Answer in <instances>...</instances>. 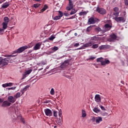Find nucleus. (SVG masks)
<instances>
[{
    "mask_svg": "<svg viewBox=\"0 0 128 128\" xmlns=\"http://www.w3.org/2000/svg\"><path fill=\"white\" fill-rule=\"evenodd\" d=\"M94 100L96 102H100V94H96L94 97Z\"/></svg>",
    "mask_w": 128,
    "mask_h": 128,
    "instance_id": "f3484780",
    "label": "nucleus"
},
{
    "mask_svg": "<svg viewBox=\"0 0 128 128\" xmlns=\"http://www.w3.org/2000/svg\"><path fill=\"white\" fill-rule=\"evenodd\" d=\"M59 16L60 18H62L63 16L62 12L61 11H58Z\"/></svg>",
    "mask_w": 128,
    "mask_h": 128,
    "instance_id": "09e8293b",
    "label": "nucleus"
},
{
    "mask_svg": "<svg viewBox=\"0 0 128 128\" xmlns=\"http://www.w3.org/2000/svg\"><path fill=\"white\" fill-rule=\"evenodd\" d=\"M54 128H56V126H54Z\"/></svg>",
    "mask_w": 128,
    "mask_h": 128,
    "instance_id": "69168bd1",
    "label": "nucleus"
},
{
    "mask_svg": "<svg viewBox=\"0 0 128 128\" xmlns=\"http://www.w3.org/2000/svg\"><path fill=\"white\" fill-rule=\"evenodd\" d=\"M50 92V94H52V96H54V88L51 89Z\"/></svg>",
    "mask_w": 128,
    "mask_h": 128,
    "instance_id": "49530a36",
    "label": "nucleus"
},
{
    "mask_svg": "<svg viewBox=\"0 0 128 128\" xmlns=\"http://www.w3.org/2000/svg\"><path fill=\"white\" fill-rule=\"evenodd\" d=\"M28 46H23L22 47H20V48H18L17 50H16L14 52L16 54H20L22 52H24V50H28Z\"/></svg>",
    "mask_w": 128,
    "mask_h": 128,
    "instance_id": "20e7f679",
    "label": "nucleus"
},
{
    "mask_svg": "<svg viewBox=\"0 0 128 128\" xmlns=\"http://www.w3.org/2000/svg\"><path fill=\"white\" fill-rule=\"evenodd\" d=\"M127 62H128V61H127Z\"/></svg>",
    "mask_w": 128,
    "mask_h": 128,
    "instance_id": "774afa93",
    "label": "nucleus"
},
{
    "mask_svg": "<svg viewBox=\"0 0 128 128\" xmlns=\"http://www.w3.org/2000/svg\"><path fill=\"white\" fill-rule=\"evenodd\" d=\"M113 14H114V16H115L116 18H118V16L120 14V12H114Z\"/></svg>",
    "mask_w": 128,
    "mask_h": 128,
    "instance_id": "a19ab883",
    "label": "nucleus"
},
{
    "mask_svg": "<svg viewBox=\"0 0 128 128\" xmlns=\"http://www.w3.org/2000/svg\"><path fill=\"white\" fill-rule=\"evenodd\" d=\"M18 120H20L22 124H26V120H24V118H22V115H19L17 116Z\"/></svg>",
    "mask_w": 128,
    "mask_h": 128,
    "instance_id": "5701e85b",
    "label": "nucleus"
},
{
    "mask_svg": "<svg viewBox=\"0 0 128 128\" xmlns=\"http://www.w3.org/2000/svg\"><path fill=\"white\" fill-rule=\"evenodd\" d=\"M118 36L115 34H112L110 36V38L108 40L109 42H114L116 40V38Z\"/></svg>",
    "mask_w": 128,
    "mask_h": 128,
    "instance_id": "f8f14e48",
    "label": "nucleus"
},
{
    "mask_svg": "<svg viewBox=\"0 0 128 128\" xmlns=\"http://www.w3.org/2000/svg\"><path fill=\"white\" fill-rule=\"evenodd\" d=\"M48 8V5H44L43 8L40 10V12H44Z\"/></svg>",
    "mask_w": 128,
    "mask_h": 128,
    "instance_id": "bb28decb",
    "label": "nucleus"
},
{
    "mask_svg": "<svg viewBox=\"0 0 128 128\" xmlns=\"http://www.w3.org/2000/svg\"><path fill=\"white\" fill-rule=\"evenodd\" d=\"M72 18H74V16H72V17L69 18L70 20H72Z\"/></svg>",
    "mask_w": 128,
    "mask_h": 128,
    "instance_id": "bf43d9fd",
    "label": "nucleus"
},
{
    "mask_svg": "<svg viewBox=\"0 0 128 128\" xmlns=\"http://www.w3.org/2000/svg\"><path fill=\"white\" fill-rule=\"evenodd\" d=\"M72 8H74V4H72V0H70L68 6L66 7V10H71Z\"/></svg>",
    "mask_w": 128,
    "mask_h": 128,
    "instance_id": "4468645a",
    "label": "nucleus"
},
{
    "mask_svg": "<svg viewBox=\"0 0 128 128\" xmlns=\"http://www.w3.org/2000/svg\"><path fill=\"white\" fill-rule=\"evenodd\" d=\"M76 10L74 9H72V11L70 12V14L72 16V14H76Z\"/></svg>",
    "mask_w": 128,
    "mask_h": 128,
    "instance_id": "c756f323",
    "label": "nucleus"
},
{
    "mask_svg": "<svg viewBox=\"0 0 128 128\" xmlns=\"http://www.w3.org/2000/svg\"><path fill=\"white\" fill-rule=\"evenodd\" d=\"M10 104H12V103H10L8 100H6L3 102L2 106V108H8V106H10Z\"/></svg>",
    "mask_w": 128,
    "mask_h": 128,
    "instance_id": "1a4fd4ad",
    "label": "nucleus"
},
{
    "mask_svg": "<svg viewBox=\"0 0 128 128\" xmlns=\"http://www.w3.org/2000/svg\"><path fill=\"white\" fill-rule=\"evenodd\" d=\"M96 12H98L100 14H106V10L104 8L99 7L96 8Z\"/></svg>",
    "mask_w": 128,
    "mask_h": 128,
    "instance_id": "0eeeda50",
    "label": "nucleus"
},
{
    "mask_svg": "<svg viewBox=\"0 0 128 128\" xmlns=\"http://www.w3.org/2000/svg\"><path fill=\"white\" fill-rule=\"evenodd\" d=\"M80 46V43H76L74 45V48H78Z\"/></svg>",
    "mask_w": 128,
    "mask_h": 128,
    "instance_id": "3c124183",
    "label": "nucleus"
},
{
    "mask_svg": "<svg viewBox=\"0 0 128 128\" xmlns=\"http://www.w3.org/2000/svg\"><path fill=\"white\" fill-rule=\"evenodd\" d=\"M104 28H105L104 32L110 30V28H112V24L111 23H110L109 24H106L104 25Z\"/></svg>",
    "mask_w": 128,
    "mask_h": 128,
    "instance_id": "2eb2a0df",
    "label": "nucleus"
},
{
    "mask_svg": "<svg viewBox=\"0 0 128 128\" xmlns=\"http://www.w3.org/2000/svg\"><path fill=\"white\" fill-rule=\"evenodd\" d=\"M61 17H60V16H56L54 18L53 20H60Z\"/></svg>",
    "mask_w": 128,
    "mask_h": 128,
    "instance_id": "7c9ffc66",
    "label": "nucleus"
},
{
    "mask_svg": "<svg viewBox=\"0 0 128 128\" xmlns=\"http://www.w3.org/2000/svg\"><path fill=\"white\" fill-rule=\"evenodd\" d=\"M52 50H53V52H56V50H58V47L55 46L53 48H52Z\"/></svg>",
    "mask_w": 128,
    "mask_h": 128,
    "instance_id": "72a5a7b5",
    "label": "nucleus"
},
{
    "mask_svg": "<svg viewBox=\"0 0 128 128\" xmlns=\"http://www.w3.org/2000/svg\"><path fill=\"white\" fill-rule=\"evenodd\" d=\"M42 42L37 43L33 48V50H40V46H42Z\"/></svg>",
    "mask_w": 128,
    "mask_h": 128,
    "instance_id": "ddd939ff",
    "label": "nucleus"
},
{
    "mask_svg": "<svg viewBox=\"0 0 128 128\" xmlns=\"http://www.w3.org/2000/svg\"><path fill=\"white\" fill-rule=\"evenodd\" d=\"M54 116L55 118H58V112L56 110L54 111Z\"/></svg>",
    "mask_w": 128,
    "mask_h": 128,
    "instance_id": "79ce46f5",
    "label": "nucleus"
},
{
    "mask_svg": "<svg viewBox=\"0 0 128 128\" xmlns=\"http://www.w3.org/2000/svg\"><path fill=\"white\" fill-rule=\"evenodd\" d=\"M124 2H125L126 6H128V0H124Z\"/></svg>",
    "mask_w": 128,
    "mask_h": 128,
    "instance_id": "6e6d98bb",
    "label": "nucleus"
},
{
    "mask_svg": "<svg viewBox=\"0 0 128 128\" xmlns=\"http://www.w3.org/2000/svg\"><path fill=\"white\" fill-rule=\"evenodd\" d=\"M16 86L8 88L7 90H16Z\"/></svg>",
    "mask_w": 128,
    "mask_h": 128,
    "instance_id": "ea45409f",
    "label": "nucleus"
},
{
    "mask_svg": "<svg viewBox=\"0 0 128 128\" xmlns=\"http://www.w3.org/2000/svg\"><path fill=\"white\" fill-rule=\"evenodd\" d=\"M14 56H10L9 58H2V57H0V66H4L8 64L10 60H12V58H14Z\"/></svg>",
    "mask_w": 128,
    "mask_h": 128,
    "instance_id": "f257e3e1",
    "label": "nucleus"
},
{
    "mask_svg": "<svg viewBox=\"0 0 128 128\" xmlns=\"http://www.w3.org/2000/svg\"><path fill=\"white\" fill-rule=\"evenodd\" d=\"M110 63V60L107 58H105L104 60H102L101 64L102 66H106V64H109Z\"/></svg>",
    "mask_w": 128,
    "mask_h": 128,
    "instance_id": "dca6fc26",
    "label": "nucleus"
},
{
    "mask_svg": "<svg viewBox=\"0 0 128 128\" xmlns=\"http://www.w3.org/2000/svg\"><path fill=\"white\" fill-rule=\"evenodd\" d=\"M32 72V68L28 69V70L26 71L23 74H22V80H24L28 76V75L30 74V72Z\"/></svg>",
    "mask_w": 128,
    "mask_h": 128,
    "instance_id": "6e6552de",
    "label": "nucleus"
},
{
    "mask_svg": "<svg viewBox=\"0 0 128 128\" xmlns=\"http://www.w3.org/2000/svg\"><path fill=\"white\" fill-rule=\"evenodd\" d=\"M44 112L47 116H52V110L48 108L44 109Z\"/></svg>",
    "mask_w": 128,
    "mask_h": 128,
    "instance_id": "9b49d317",
    "label": "nucleus"
},
{
    "mask_svg": "<svg viewBox=\"0 0 128 128\" xmlns=\"http://www.w3.org/2000/svg\"><path fill=\"white\" fill-rule=\"evenodd\" d=\"M92 40H98V38L96 36H94L92 38Z\"/></svg>",
    "mask_w": 128,
    "mask_h": 128,
    "instance_id": "603ef678",
    "label": "nucleus"
},
{
    "mask_svg": "<svg viewBox=\"0 0 128 128\" xmlns=\"http://www.w3.org/2000/svg\"><path fill=\"white\" fill-rule=\"evenodd\" d=\"M36 2H40L42 0H35Z\"/></svg>",
    "mask_w": 128,
    "mask_h": 128,
    "instance_id": "e2e57ef3",
    "label": "nucleus"
},
{
    "mask_svg": "<svg viewBox=\"0 0 128 128\" xmlns=\"http://www.w3.org/2000/svg\"><path fill=\"white\" fill-rule=\"evenodd\" d=\"M6 0H2V1L0 2V4H2L4 2H5Z\"/></svg>",
    "mask_w": 128,
    "mask_h": 128,
    "instance_id": "052dcab7",
    "label": "nucleus"
},
{
    "mask_svg": "<svg viewBox=\"0 0 128 128\" xmlns=\"http://www.w3.org/2000/svg\"><path fill=\"white\" fill-rule=\"evenodd\" d=\"M22 94H23L22 93L18 92L14 95V98H15V99L16 100V98H20V96H22Z\"/></svg>",
    "mask_w": 128,
    "mask_h": 128,
    "instance_id": "4be33fe9",
    "label": "nucleus"
},
{
    "mask_svg": "<svg viewBox=\"0 0 128 128\" xmlns=\"http://www.w3.org/2000/svg\"><path fill=\"white\" fill-rule=\"evenodd\" d=\"M40 6V4H34L32 6V8H38V6Z\"/></svg>",
    "mask_w": 128,
    "mask_h": 128,
    "instance_id": "58836bf2",
    "label": "nucleus"
},
{
    "mask_svg": "<svg viewBox=\"0 0 128 128\" xmlns=\"http://www.w3.org/2000/svg\"><path fill=\"white\" fill-rule=\"evenodd\" d=\"M96 32H102V28L100 27H97L95 28Z\"/></svg>",
    "mask_w": 128,
    "mask_h": 128,
    "instance_id": "37998d69",
    "label": "nucleus"
},
{
    "mask_svg": "<svg viewBox=\"0 0 128 128\" xmlns=\"http://www.w3.org/2000/svg\"><path fill=\"white\" fill-rule=\"evenodd\" d=\"M28 88H30V86H28V85L26 86L24 88H23L20 90L21 94H24V92H26V90H28Z\"/></svg>",
    "mask_w": 128,
    "mask_h": 128,
    "instance_id": "aec40b11",
    "label": "nucleus"
},
{
    "mask_svg": "<svg viewBox=\"0 0 128 128\" xmlns=\"http://www.w3.org/2000/svg\"><path fill=\"white\" fill-rule=\"evenodd\" d=\"M108 48V45H102L99 47V50H106Z\"/></svg>",
    "mask_w": 128,
    "mask_h": 128,
    "instance_id": "b1692460",
    "label": "nucleus"
},
{
    "mask_svg": "<svg viewBox=\"0 0 128 128\" xmlns=\"http://www.w3.org/2000/svg\"><path fill=\"white\" fill-rule=\"evenodd\" d=\"M94 112H96V114L100 112V110L96 108H95L93 109Z\"/></svg>",
    "mask_w": 128,
    "mask_h": 128,
    "instance_id": "2f4dec72",
    "label": "nucleus"
},
{
    "mask_svg": "<svg viewBox=\"0 0 128 128\" xmlns=\"http://www.w3.org/2000/svg\"><path fill=\"white\" fill-rule=\"evenodd\" d=\"M56 38V36H51L50 37L48 38V40H54Z\"/></svg>",
    "mask_w": 128,
    "mask_h": 128,
    "instance_id": "473e14b6",
    "label": "nucleus"
},
{
    "mask_svg": "<svg viewBox=\"0 0 128 128\" xmlns=\"http://www.w3.org/2000/svg\"><path fill=\"white\" fill-rule=\"evenodd\" d=\"M13 84L12 82L6 83L2 84L3 88H8V86H12Z\"/></svg>",
    "mask_w": 128,
    "mask_h": 128,
    "instance_id": "412c9836",
    "label": "nucleus"
},
{
    "mask_svg": "<svg viewBox=\"0 0 128 128\" xmlns=\"http://www.w3.org/2000/svg\"><path fill=\"white\" fill-rule=\"evenodd\" d=\"M4 98H0V102H4Z\"/></svg>",
    "mask_w": 128,
    "mask_h": 128,
    "instance_id": "13d9d810",
    "label": "nucleus"
},
{
    "mask_svg": "<svg viewBox=\"0 0 128 128\" xmlns=\"http://www.w3.org/2000/svg\"><path fill=\"white\" fill-rule=\"evenodd\" d=\"M98 48V44H94L92 46V48Z\"/></svg>",
    "mask_w": 128,
    "mask_h": 128,
    "instance_id": "4c0bfd02",
    "label": "nucleus"
},
{
    "mask_svg": "<svg viewBox=\"0 0 128 128\" xmlns=\"http://www.w3.org/2000/svg\"><path fill=\"white\" fill-rule=\"evenodd\" d=\"M4 22H2V26L4 28H8V24L10 19L8 18V16H6L4 18Z\"/></svg>",
    "mask_w": 128,
    "mask_h": 128,
    "instance_id": "39448f33",
    "label": "nucleus"
},
{
    "mask_svg": "<svg viewBox=\"0 0 128 128\" xmlns=\"http://www.w3.org/2000/svg\"><path fill=\"white\" fill-rule=\"evenodd\" d=\"M100 108L101 110H106V108H104V106L100 105Z\"/></svg>",
    "mask_w": 128,
    "mask_h": 128,
    "instance_id": "864d4df0",
    "label": "nucleus"
},
{
    "mask_svg": "<svg viewBox=\"0 0 128 128\" xmlns=\"http://www.w3.org/2000/svg\"><path fill=\"white\" fill-rule=\"evenodd\" d=\"M74 36H78V34L77 33H74Z\"/></svg>",
    "mask_w": 128,
    "mask_h": 128,
    "instance_id": "0e129e2a",
    "label": "nucleus"
},
{
    "mask_svg": "<svg viewBox=\"0 0 128 128\" xmlns=\"http://www.w3.org/2000/svg\"><path fill=\"white\" fill-rule=\"evenodd\" d=\"M69 63H68V60H66L62 64V66H68Z\"/></svg>",
    "mask_w": 128,
    "mask_h": 128,
    "instance_id": "cd10ccee",
    "label": "nucleus"
},
{
    "mask_svg": "<svg viewBox=\"0 0 128 128\" xmlns=\"http://www.w3.org/2000/svg\"><path fill=\"white\" fill-rule=\"evenodd\" d=\"M114 12H118V8L116 7V8H114Z\"/></svg>",
    "mask_w": 128,
    "mask_h": 128,
    "instance_id": "de8ad7c7",
    "label": "nucleus"
},
{
    "mask_svg": "<svg viewBox=\"0 0 128 128\" xmlns=\"http://www.w3.org/2000/svg\"><path fill=\"white\" fill-rule=\"evenodd\" d=\"M8 100L9 102H10V104H14L16 102V99L14 96H8Z\"/></svg>",
    "mask_w": 128,
    "mask_h": 128,
    "instance_id": "9d476101",
    "label": "nucleus"
},
{
    "mask_svg": "<svg viewBox=\"0 0 128 128\" xmlns=\"http://www.w3.org/2000/svg\"><path fill=\"white\" fill-rule=\"evenodd\" d=\"M44 54H52V51L48 50L47 52H44Z\"/></svg>",
    "mask_w": 128,
    "mask_h": 128,
    "instance_id": "a18cd8bd",
    "label": "nucleus"
},
{
    "mask_svg": "<svg viewBox=\"0 0 128 128\" xmlns=\"http://www.w3.org/2000/svg\"><path fill=\"white\" fill-rule=\"evenodd\" d=\"M58 116L60 118L58 119H57V124L59 126H62V110H59Z\"/></svg>",
    "mask_w": 128,
    "mask_h": 128,
    "instance_id": "423d86ee",
    "label": "nucleus"
},
{
    "mask_svg": "<svg viewBox=\"0 0 128 128\" xmlns=\"http://www.w3.org/2000/svg\"><path fill=\"white\" fill-rule=\"evenodd\" d=\"M91 120L92 122H96L97 124H98L102 122V118L100 116L92 117L91 118Z\"/></svg>",
    "mask_w": 128,
    "mask_h": 128,
    "instance_id": "7ed1b4c3",
    "label": "nucleus"
},
{
    "mask_svg": "<svg viewBox=\"0 0 128 128\" xmlns=\"http://www.w3.org/2000/svg\"><path fill=\"white\" fill-rule=\"evenodd\" d=\"M92 26H90L88 28H87L86 32H90V30H92Z\"/></svg>",
    "mask_w": 128,
    "mask_h": 128,
    "instance_id": "e433bc0d",
    "label": "nucleus"
},
{
    "mask_svg": "<svg viewBox=\"0 0 128 128\" xmlns=\"http://www.w3.org/2000/svg\"><path fill=\"white\" fill-rule=\"evenodd\" d=\"M44 104H48V102H50V100H46L44 101Z\"/></svg>",
    "mask_w": 128,
    "mask_h": 128,
    "instance_id": "5fc2aeb1",
    "label": "nucleus"
},
{
    "mask_svg": "<svg viewBox=\"0 0 128 128\" xmlns=\"http://www.w3.org/2000/svg\"><path fill=\"white\" fill-rule=\"evenodd\" d=\"M46 62H44V61L41 62L38 64V66H44L46 64Z\"/></svg>",
    "mask_w": 128,
    "mask_h": 128,
    "instance_id": "c03bdc74",
    "label": "nucleus"
},
{
    "mask_svg": "<svg viewBox=\"0 0 128 128\" xmlns=\"http://www.w3.org/2000/svg\"><path fill=\"white\" fill-rule=\"evenodd\" d=\"M82 118H86V112L84 110H82Z\"/></svg>",
    "mask_w": 128,
    "mask_h": 128,
    "instance_id": "a878e982",
    "label": "nucleus"
},
{
    "mask_svg": "<svg viewBox=\"0 0 128 128\" xmlns=\"http://www.w3.org/2000/svg\"><path fill=\"white\" fill-rule=\"evenodd\" d=\"M86 14V12H81L79 13L80 16H84Z\"/></svg>",
    "mask_w": 128,
    "mask_h": 128,
    "instance_id": "c9c22d12",
    "label": "nucleus"
},
{
    "mask_svg": "<svg viewBox=\"0 0 128 128\" xmlns=\"http://www.w3.org/2000/svg\"><path fill=\"white\" fill-rule=\"evenodd\" d=\"M82 48H78L77 50H82Z\"/></svg>",
    "mask_w": 128,
    "mask_h": 128,
    "instance_id": "680f3d73",
    "label": "nucleus"
},
{
    "mask_svg": "<svg viewBox=\"0 0 128 128\" xmlns=\"http://www.w3.org/2000/svg\"><path fill=\"white\" fill-rule=\"evenodd\" d=\"M114 20H115L116 22L124 23L126 22V18L124 16L115 17L114 18Z\"/></svg>",
    "mask_w": 128,
    "mask_h": 128,
    "instance_id": "f03ea898",
    "label": "nucleus"
},
{
    "mask_svg": "<svg viewBox=\"0 0 128 128\" xmlns=\"http://www.w3.org/2000/svg\"><path fill=\"white\" fill-rule=\"evenodd\" d=\"M103 59L104 58H97V60H96L97 62H101V64H102V62Z\"/></svg>",
    "mask_w": 128,
    "mask_h": 128,
    "instance_id": "f704fd0d",
    "label": "nucleus"
},
{
    "mask_svg": "<svg viewBox=\"0 0 128 128\" xmlns=\"http://www.w3.org/2000/svg\"><path fill=\"white\" fill-rule=\"evenodd\" d=\"M96 24V20H94V18H89L88 20V24Z\"/></svg>",
    "mask_w": 128,
    "mask_h": 128,
    "instance_id": "6ab92c4d",
    "label": "nucleus"
},
{
    "mask_svg": "<svg viewBox=\"0 0 128 128\" xmlns=\"http://www.w3.org/2000/svg\"><path fill=\"white\" fill-rule=\"evenodd\" d=\"M10 6V2H6L2 4L1 8H8Z\"/></svg>",
    "mask_w": 128,
    "mask_h": 128,
    "instance_id": "a211bd4d",
    "label": "nucleus"
},
{
    "mask_svg": "<svg viewBox=\"0 0 128 128\" xmlns=\"http://www.w3.org/2000/svg\"><path fill=\"white\" fill-rule=\"evenodd\" d=\"M69 0V2H70V0Z\"/></svg>",
    "mask_w": 128,
    "mask_h": 128,
    "instance_id": "338daca9",
    "label": "nucleus"
},
{
    "mask_svg": "<svg viewBox=\"0 0 128 128\" xmlns=\"http://www.w3.org/2000/svg\"><path fill=\"white\" fill-rule=\"evenodd\" d=\"M4 30H6V28H4V26H2V28H0V34H4Z\"/></svg>",
    "mask_w": 128,
    "mask_h": 128,
    "instance_id": "c85d7f7f",
    "label": "nucleus"
},
{
    "mask_svg": "<svg viewBox=\"0 0 128 128\" xmlns=\"http://www.w3.org/2000/svg\"><path fill=\"white\" fill-rule=\"evenodd\" d=\"M92 46V42H88L84 44L83 46L84 48H88V46Z\"/></svg>",
    "mask_w": 128,
    "mask_h": 128,
    "instance_id": "393cba45",
    "label": "nucleus"
},
{
    "mask_svg": "<svg viewBox=\"0 0 128 128\" xmlns=\"http://www.w3.org/2000/svg\"><path fill=\"white\" fill-rule=\"evenodd\" d=\"M96 58V57L93 56H90L89 58V60H94Z\"/></svg>",
    "mask_w": 128,
    "mask_h": 128,
    "instance_id": "8fccbe9b",
    "label": "nucleus"
},
{
    "mask_svg": "<svg viewBox=\"0 0 128 128\" xmlns=\"http://www.w3.org/2000/svg\"><path fill=\"white\" fill-rule=\"evenodd\" d=\"M64 16H68L70 14L68 13H64Z\"/></svg>",
    "mask_w": 128,
    "mask_h": 128,
    "instance_id": "4d7b16f0",
    "label": "nucleus"
}]
</instances>
